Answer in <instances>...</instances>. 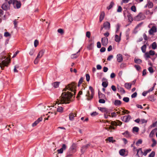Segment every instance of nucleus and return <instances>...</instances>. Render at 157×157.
<instances>
[{"label":"nucleus","instance_id":"nucleus-15","mask_svg":"<svg viewBox=\"0 0 157 157\" xmlns=\"http://www.w3.org/2000/svg\"><path fill=\"white\" fill-rule=\"evenodd\" d=\"M103 27L106 29H109L110 28V23L108 21H106L104 22L103 24Z\"/></svg>","mask_w":157,"mask_h":157},{"label":"nucleus","instance_id":"nucleus-42","mask_svg":"<svg viewBox=\"0 0 157 157\" xmlns=\"http://www.w3.org/2000/svg\"><path fill=\"white\" fill-rule=\"evenodd\" d=\"M114 5V4L113 2H111L109 6L107 7V9L108 10H110L112 8V7Z\"/></svg>","mask_w":157,"mask_h":157},{"label":"nucleus","instance_id":"nucleus-27","mask_svg":"<svg viewBox=\"0 0 157 157\" xmlns=\"http://www.w3.org/2000/svg\"><path fill=\"white\" fill-rule=\"evenodd\" d=\"M114 104L116 106H119L121 104V101L120 100H116L114 101Z\"/></svg>","mask_w":157,"mask_h":157},{"label":"nucleus","instance_id":"nucleus-26","mask_svg":"<svg viewBox=\"0 0 157 157\" xmlns=\"http://www.w3.org/2000/svg\"><path fill=\"white\" fill-rule=\"evenodd\" d=\"M157 130V129L156 128H155L152 130L149 135L150 137H153L155 133L156 132Z\"/></svg>","mask_w":157,"mask_h":157},{"label":"nucleus","instance_id":"nucleus-41","mask_svg":"<svg viewBox=\"0 0 157 157\" xmlns=\"http://www.w3.org/2000/svg\"><path fill=\"white\" fill-rule=\"evenodd\" d=\"M78 55L77 54H72L71 56V58L72 59H75L78 57Z\"/></svg>","mask_w":157,"mask_h":157},{"label":"nucleus","instance_id":"nucleus-59","mask_svg":"<svg viewBox=\"0 0 157 157\" xmlns=\"http://www.w3.org/2000/svg\"><path fill=\"white\" fill-rule=\"evenodd\" d=\"M90 32L88 31L86 33V37H88V38H90Z\"/></svg>","mask_w":157,"mask_h":157},{"label":"nucleus","instance_id":"nucleus-9","mask_svg":"<svg viewBox=\"0 0 157 157\" xmlns=\"http://www.w3.org/2000/svg\"><path fill=\"white\" fill-rule=\"evenodd\" d=\"M119 153L122 156H126L128 155V152L125 149H122L119 151Z\"/></svg>","mask_w":157,"mask_h":157},{"label":"nucleus","instance_id":"nucleus-22","mask_svg":"<svg viewBox=\"0 0 157 157\" xmlns=\"http://www.w3.org/2000/svg\"><path fill=\"white\" fill-rule=\"evenodd\" d=\"M117 88L118 91L122 94L125 93V91L124 90V89L122 87H121L119 85H118L117 86Z\"/></svg>","mask_w":157,"mask_h":157},{"label":"nucleus","instance_id":"nucleus-12","mask_svg":"<svg viewBox=\"0 0 157 157\" xmlns=\"http://www.w3.org/2000/svg\"><path fill=\"white\" fill-rule=\"evenodd\" d=\"M157 31V28L155 26H153L151 28L149 31V33L150 35H153L154 33Z\"/></svg>","mask_w":157,"mask_h":157},{"label":"nucleus","instance_id":"nucleus-32","mask_svg":"<svg viewBox=\"0 0 157 157\" xmlns=\"http://www.w3.org/2000/svg\"><path fill=\"white\" fill-rule=\"evenodd\" d=\"M146 45L145 44L143 45L141 48L142 52L144 53H145L146 51Z\"/></svg>","mask_w":157,"mask_h":157},{"label":"nucleus","instance_id":"nucleus-60","mask_svg":"<svg viewBox=\"0 0 157 157\" xmlns=\"http://www.w3.org/2000/svg\"><path fill=\"white\" fill-rule=\"evenodd\" d=\"M134 67L138 71H139L141 68L138 65H135Z\"/></svg>","mask_w":157,"mask_h":157},{"label":"nucleus","instance_id":"nucleus-58","mask_svg":"<svg viewBox=\"0 0 157 157\" xmlns=\"http://www.w3.org/2000/svg\"><path fill=\"white\" fill-rule=\"evenodd\" d=\"M122 10V8L121 6H119L117 9V11L118 12H121Z\"/></svg>","mask_w":157,"mask_h":157},{"label":"nucleus","instance_id":"nucleus-19","mask_svg":"<svg viewBox=\"0 0 157 157\" xmlns=\"http://www.w3.org/2000/svg\"><path fill=\"white\" fill-rule=\"evenodd\" d=\"M45 52V50L42 49L38 53L37 56V58H40L43 55Z\"/></svg>","mask_w":157,"mask_h":157},{"label":"nucleus","instance_id":"nucleus-14","mask_svg":"<svg viewBox=\"0 0 157 157\" xmlns=\"http://www.w3.org/2000/svg\"><path fill=\"white\" fill-rule=\"evenodd\" d=\"M66 146L65 144H63L62 148L60 149H58L57 151L58 153H63V150H66Z\"/></svg>","mask_w":157,"mask_h":157},{"label":"nucleus","instance_id":"nucleus-55","mask_svg":"<svg viewBox=\"0 0 157 157\" xmlns=\"http://www.w3.org/2000/svg\"><path fill=\"white\" fill-rule=\"evenodd\" d=\"M93 44L91 43L90 44H89L88 47L87 48L89 49L90 50L91 49V48L93 47Z\"/></svg>","mask_w":157,"mask_h":157},{"label":"nucleus","instance_id":"nucleus-33","mask_svg":"<svg viewBox=\"0 0 157 157\" xmlns=\"http://www.w3.org/2000/svg\"><path fill=\"white\" fill-rule=\"evenodd\" d=\"M151 151V149H147L144 151V152L143 153V155L144 156H146L147 153L149 152L150 151Z\"/></svg>","mask_w":157,"mask_h":157},{"label":"nucleus","instance_id":"nucleus-45","mask_svg":"<svg viewBox=\"0 0 157 157\" xmlns=\"http://www.w3.org/2000/svg\"><path fill=\"white\" fill-rule=\"evenodd\" d=\"M34 52L35 50L33 49H32L30 50L29 54L30 56H32L33 55Z\"/></svg>","mask_w":157,"mask_h":157},{"label":"nucleus","instance_id":"nucleus-61","mask_svg":"<svg viewBox=\"0 0 157 157\" xmlns=\"http://www.w3.org/2000/svg\"><path fill=\"white\" fill-rule=\"evenodd\" d=\"M113 58V55H111L108 56L107 58V60L110 61Z\"/></svg>","mask_w":157,"mask_h":157},{"label":"nucleus","instance_id":"nucleus-52","mask_svg":"<svg viewBox=\"0 0 157 157\" xmlns=\"http://www.w3.org/2000/svg\"><path fill=\"white\" fill-rule=\"evenodd\" d=\"M19 67L18 65H16L14 67L13 71L14 72H17L18 71L17 70V68H18Z\"/></svg>","mask_w":157,"mask_h":157},{"label":"nucleus","instance_id":"nucleus-40","mask_svg":"<svg viewBox=\"0 0 157 157\" xmlns=\"http://www.w3.org/2000/svg\"><path fill=\"white\" fill-rule=\"evenodd\" d=\"M59 83L58 82H56L53 83V86L55 88H57L59 86Z\"/></svg>","mask_w":157,"mask_h":157},{"label":"nucleus","instance_id":"nucleus-38","mask_svg":"<svg viewBox=\"0 0 157 157\" xmlns=\"http://www.w3.org/2000/svg\"><path fill=\"white\" fill-rule=\"evenodd\" d=\"M131 10L132 11L134 12H136V7L135 6H132L131 8Z\"/></svg>","mask_w":157,"mask_h":157},{"label":"nucleus","instance_id":"nucleus-13","mask_svg":"<svg viewBox=\"0 0 157 157\" xmlns=\"http://www.w3.org/2000/svg\"><path fill=\"white\" fill-rule=\"evenodd\" d=\"M56 114V113L55 112H49L48 114V117H50V119H52L55 118Z\"/></svg>","mask_w":157,"mask_h":157},{"label":"nucleus","instance_id":"nucleus-62","mask_svg":"<svg viewBox=\"0 0 157 157\" xmlns=\"http://www.w3.org/2000/svg\"><path fill=\"white\" fill-rule=\"evenodd\" d=\"M117 115L116 114V113L115 112H113L111 113V117H115Z\"/></svg>","mask_w":157,"mask_h":157},{"label":"nucleus","instance_id":"nucleus-23","mask_svg":"<svg viewBox=\"0 0 157 157\" xmlns=\"http://www.w3.org/2000/svg\"><path fill=\"white\" fill-rule=\"evenodd\" d=\"M127 17L128 20L130 22H132L134 20L132 16V15L130 13H128Z\"/></svg>","mask_w":157,"mask_h":157},{"label":"nucleus","instance_id":"nucleus-35","mask_svg":"<svg viewBox=\"0 0 157 157\" xmlns=\"http://www.w3.org/2000/svg\"><path fill=\"white\" fill-rule=\"evenodd\" d=\"M152 140L153 142V144H151V146L152 147H153L156 145L157 144V142L156 141L154 138L152 139Z\"/></svg>","mask_w":157,"mask_h":157},{"label":"nucleus","instance_id":"nucleus-7","mask_svg":"<svg viewBox=\"0 0 157 157\" xmlns=\"http://www.w3.org/2000/svg\"><path fill=\"white\" fill-rule=\"evenodd\" d=\"M155 54L154 51L151 50L149 52H145L144 55V57L147 60L148 59L150 58V56H153Z\"/></svg>","mask_w":157,"mask_h":157},{"label":"nucleus","instance_id":"nucleus-47","mask_svg":"<svg viewBox=\"0 0 157 157\" xmlns=\"http://www.w3.org/2000/svg\"><path fill=\"white\" fill-rule=\"evenodd\" d=\"M143 153V151L141 148L139 150H137V153L136 155H138L139 154H141L142 155Z\"/></svg>","mask_w":157,"mask_h":157},{"label":"nucleus","instance_id":"nucleus-30","mask_svg":"<svg viewBox=\"0 0 157 157\" xmlns=\"http://www.w3.org/2000/svg\"><path fill=\"white\" fill-rule=\"evenodd\" d=\"M139 130V128L137 127H134L133 128L132 131L133 133H135L137 132Z\"/></svg>","mask_w":157,"mask_h":157},{"label":"nucleus","instance_id":"nucleus-54","mask_svg":"<svg viewBox=\"0 0 157 157\" xmlns=\"http://www.w3.org/2000/svg\"><path fill=\"white\" fill-rule=\"evenodd\" d=\"M4 36H5L7 37L10 36V34L8 32H5L4 33Z\"/></svg>","mask_w":157,"mask_h":157},{"label":"nucleus","instance_id":"nucleus-48","mask_svg":"<svg viewBox=\"0 0 157 157\" xmlns=\"http://www.w3.org/2000/svg\"><path fill=\"white\" fill-rule=\"evenodd\" d=\"M39 42L38 41L36 40H35L34 42V45L35 47H36L37 45H38Z\"/></svg>","mask_w":157,"mask_h":157},{"label":"nucleus","instance_id":"nucleus-28","mask_svg":"<svg viewBox=\"0 0 157 157\" xmlns=\"http://www.w3.org/2000/svg\"><path fill=\"white\" fill-rule=\"evenodd\" d=\"M98 109L102 112L106 113H108V110L106 108L102 107H98Z\"/></svg>","mask_w":157,"mask_h":157},{"label":"nucleus","instance_id":"nucleus-1","mask_svg":"<svg viewBox=\"0 0 157 157\" xmlns=\"http://www.w3.org/2000/svg\"><path fill=\"white\" fill-rule=\"evenodd\" d=\"M76 86V83L74 82H72L66 86L63 90L65 92L62 93L61 96L56 102L55 104L69 103V101L71 97L75 94Z\"/></svg>","mask_w":157,"mask_h":157},{"label":"nucleus","instance_id":"nucleus-3","mask_svg":"<svg viewBox=\"0 0 157 157\" xmlns=\"http://www.w3.org/2000/svg\"><path fill=\"white\" fill-rule=\"evenodd\" d=\"M77 146L76 144L74 143H73L72 145L70 147L69 151L68 152L72 154L75 153L77 151Z\"/></svg>","mask_w":157,"mask_h":157},{"label":"nucleus","instance_id":"nucleus-18","mask_svg":"<svg viewBox=\"0 0 157 157\" xmlns=\"http://www.w3.org/2000/svg\"><path fill=\"white\" fill-rule=\"evenodd\" d=\"M42 120V117H40L36 121L34 122L32 124V126L34 127L36 126Z\"/></svg>","mask_w":157,"mask_h":157},{"label":"nucleus","instance_id":"nucleus-24","mask_svg":"<svg viewBox=\"0 0 157 157\" xmlns=\"http://www.w3.org/2000/svg\"><path fill=\"white\" fill-rule=\"evenodd\" d=\"M132 84L130 83H126L124 84L125 87L127 89H130L131 87Z\"/></svg>","mask_w":157,"mask_h":157},{"label":"nucleus","instance_id":"nucleus-17","mask_svg":"<svg viewBox=\"0 0 157 157\" xmlns=\"http://www.w3.org/2000/svg\"><path fill=\"white\" fill-rule=\"evenodd\" d=\"M117 59L118 62H121L123 60V58L122 55L121 54H118L117 56Z\"/></svg>","mask_w":157,"mask_h":157},{"label":"nucleus","instance_id":"nucleus-63","mask_svg":"<svg viewBox=\"0 0 157 157\" xmlns=\"http://www.w3.org/2000/svg\"><path fill=\"white\" fill-rule=\"evenodd\" d=\"M99 102L101 103H104L105 102V101L104 99H101L99 100Z\"/></svg>","mask_w":157,"mask_h":157},{"label":"nucleus","instance_id":"nucleus-57","mask_svg":"<svg viewBox=\"0 0 157 157\" xmlns=\"http://www.w3.org/2000/svg\"><path fill=\"white\" fill-rule=\"evenodd\" d=\"M86 81L87 82L89 81L90 79V76L89 74H87L86 75Z\"/></svg>","mask_w":157,"mask_h":157},{"label":"nucleus","instance_id":"nucleus-37","mask_svg":"<svg viewBox=\"0 0 157 157\" xmlns=\"http://www.w3.org/2000/svg\"><path fill=\"white\" fill-rule=\"evenodd\" d=\"M57 111L60 113H62L63 111V108L61 107H58L57 109Z\"/></svg>","mask_w":157,"mask_h":157},{"label":"nucleus","instance_id":"nucleus-39","mask_svg":"<svg viewBox=\"0 0 157 157\" xmlns=\"http://www.w3.org/2000/svg\"><path fill=\"white\" fill-rule=\"evenodd\" d=\"M151 47L153 49H155L157 47V45L156 43L155 42H153L152 44Z\"/></svg>","mask_w":157,"mask_h":157},{"label":"nucleus","instance_id":"nucleus-53","mask_svg":"<svg viewBox=\"0 0 157 157\" xmlns=\"http://www.w3.org/2000/svg\"><path fill=\"white\" fill-rule=\"evenodd\" d=\"M147 122V121L145 120L144 119H141L140 120V123L141 124H143L144 123H146Z\"/></svg>","mask_w":157,"mask_h":157},{"label":"nucleus","instance_id":"nucleus-2","mask_svg":"<svg viewBox=\"0 0 157 157\" xmlns=\"http://www.w3.org/2000/svg\"><path fill=\"white\" fill-rule=\"evenodd\" d=\"M9 3L12 4L14 7L17 9L20 8L21 6V2L16 0H9Z\"/></svg>","mask_w":157,"mask_h":157},{"label":"nucleus","instance_id":"nucleus-8","mask_svg":"<svg viewBox=\"0 0 157 157\" xmlns=\"http://www.w3.org/2000/svg\"><path fill=\"white\" fill-rule=\"evenodd\" d=\"M145 18L144 14L142 13H140L134 18V19L136 21H139L144 19Z\"/></svg>","mask_w":157,"mask_h":157},{"label":"nucleus","instance_id":"nucleus-11","mask_svg":"<svg viewBox=\"0 0 157 157\" xmlns=\"http://www.w3.org/2000/svg\"><path fill=\"white\" fill-rule=\"evenodd\" d=\"M131 117L129 115L124 116L122 118V121L125 122H128L130 120Z\"/></svg>","mask_w":157,"mask_h":157},{"label":"nucleus","instance_id":"nucleus-46","mask_svg":"<svg viewBox=\"0 0 157 157\" xmlns=\"http://www.w3.org/2000/svg\"><path fill=\"white\" fill-rule=\"evenodd\" d=\"M142 140L141 139H139L136 142V144L137 146H138L140 144H142Z\"/></svg>","mask_w":157,"mask_h":157},{"label":"nucleus","instance_id":"nucleus-64","mask_svg":"<svg viewBox=\"0 0 157 157\" xmlns=\"http://www.w3.org/2000/svg\"><path fill=\"white\" fill-rule=\"evenodd\" d=\"M157 126V121L155 123L153 124L151 126V127H154Z\"/></svg>","mask_w":157,"mask_h":157},{"label":"nucleus","instance_id":"nucleus-31","mask_svg":"<svg viewBox=\"0 0 157 157\" xmlns=\"http://www.w3.org/2000/svg\"><path fill=\"white\" fill-rule=\"evenodd\" d=\"M113 138H108L105 140L107 142L108 141H109V142H112V143H113L114 142H115V140H113Z\"/></svg>","mask_w":157,"mask_h":157},{"label":"nucleus","instance_id":"nucleus-36","mask_svg":"<svg viewBox=\"0 0 157 157\" xmlns=\"http://www.w3.org/2000/svg\"><path fill=\"white\" fill-rule=\"evenodd\" d=\"M108 85V82H102V86L104 88H106L107 87Z\"/></svg>","mask_w":157,"mask_h":157},{"label":"nucleus","instance_id":"nucleus-50","mask_svg":"<svg viewBox=\"0 0 157 157\" xmlns=\"http://www.w3.org/2000/svg\"><path fill=\"white\" fill-rule=\"evenodd\" d=\"M155 155V152L154 151L151 152L149 155V157H154Z\"/></svg>","mask_w":157,"mask_h":157},{"label":"nucleus","instance_id":"nucleus-10","mask_svg":"<svg viewBox=\"0 0 157 157\" xmlns=\"http://www.w3.org/2000/svg\"><path fill=\"white\" fill-rule=\"evenodd\" d=\"M108 43V39L106 37H103L101 38V43L102 45L104 46H106Z\"/></svg>","mask_w":157,"mask_h":157},{"label":"nucleus","instance_id":"nucleus-20","mask_svg":"<svg viewBox=\"0 0 157 157\" xmlns=\"http://www.w3.org/2000/svg\"><path fill=\"white\" fill-rule=\"evenodd\" d=\"M121 33H120L119 36L118 35H115V40L116 42H119L121 40Z\"/></svg>","mask_w":157,"mask_h":157},{"label":"nucleus","instance_id":"nucleus-56","mask_svg":"<svg viewBox=\"0 0 157 157\" xmlns=\"http://www.w3.org/2000/svg\"><path fill=\"white\" fill-rule=\"evenodd\" d=\"M137 95V93L136 92H135L132 95L131 97L132 98H135L136 97Z\"/></svg>","mask_w":157,"mask_h":157},{"label":"nucleus","instance_id":"nucleus-34","mask_svg":"<svg viewBox=\"0 0 157 157\" xmlns=\"http://www.w3.org/2000/svg\"><path fill=\"white\" fill-rule=\"evenodd\" d=\"M134 62L136 63L140 64L142 62V61L140 59L135 58L134 59Z\"/></svg>","mask_w":157,"mask_h":157},{"label":"nucleus","instance_id":"nucleus-4","mask_svg":"<svg viewBox=\"0 0 157 157\" xmlns=\"http://www.w3.org/2000/svg\"><path fill=\"white\" fill-rule=\"evenodd\" d=\"M10 4L9 3V0H6V2L2 5L1 7L3 10H7L10 9Z\"/></svg>","mask_w":157,"mask_h":157},{"label":"nucleus","instance_id":"nucleus-25","mask_svg":"<svg viewBox=\"0 0 157 157\" xmlns=\"http://www.w3.org/2000/svg\"><path fill=\"white\" fill-rule=\"evenodd\" d=\"M105 15V13L104 12H101L99 20L101 22L104 19Z\"/></svg>","mask_w":157,"mask_h":157},{"label":"nucleus","instance_id":"nucleus-5","mask_svg":"<svg viewBox=\"0 0 157 157\" xmlns=\"http://www.w3.org/2000/svg\"><path fill=\"white\" fill-rule=\"evenodd\" d=\"M90 89L91 90V94H90V91H88L87 92L86 94V96L87 97V99L88 100L92 99L93 98L94 95V92L92 88L90 86Z\"/></svg>","mask_w":157,"mask_h":157},{"label":"nucleus","instance_id":"nucleus-43","mask_svg":"<svg viewBox=\"0 0 157 157\" xmlns=\"http://www.w3.org/2000/svg\"><path fill=\"white\" fill-rule=\"evenodd\" d=\"M107 129H108V131H111V130L112 129H114V128L112 126H111V125L109 126L108 127L106 128Z\"/></svg>","mask_w":157,"mask_h":157},{"label":"nucleus","instance_id":"nucleus-16","mask_svg":"<svg viewBox=\"0 0 157 157\" xmlns=\"http://www.w3.org/2000/svg\"><path fill=\"white\" fill-rule=\"evenodd\" d=\"M76 113H70L69 115V120L71 121H73L74 117H76Z\"/></svg>","mask_w":157,"mask_h":157},{"label":"nucleus","instance_id":"nucleus-44","mask_svg":"<svg viewBox=\"0 0 157 157\" xmlns=\"http://www.w3.org/2000/svg\"><path fill=\"white\" fill-rule=\"evenodd\" d=\"M105 114H104V117L105 119L108 118L109 117H110L111 116L109 114L110 113L108 111V113H105Z\"/></svg>","mask_w":157,"mask_h":157},{"label":"nucleus","instance_id":"nucleus-51","mask_svg":"<svg viewBox=\"0 0 157 157\" xmlns=\"http://www.w3.org/2000/svg\"><path fill=\"white\" fill-rule=\"evenodd\" d=\"M58 32L60 33L61 34H62L63 33V31L62 29H59L57 30Z\"/></svg>","mask_w":157,"mask_h":157},{"label":"nucleus","instance_id":"nucleus-21","mask_svg":"<svg viewBox=\"0 0 157 157\" xmlns=\"http://www.w3.org/2000/svg\"><path fill=\"white\" fill-rule=\"evenodd\" d=\"M153 6V3L150 1H148L147 4L144 6L145 8L148 7L149 8H151Z\"/></svg>","mask_w":157,"mask_h":157},{"label":"nucleus","instance_id":"nucleus-29","mask_svg":"<svg viewBox=\"0 0 157 157\" xmlns=\"http://www.w3.org/2000/svg\"><path fill=\"white\" fill-rule=\"evenodd\" d=\"M122 134L124 135V136L125 137H131V136L129 132L128 131H126L122 133Z\"/></svg>","mask_w":157,"mask_h":157},{"label":"nucleus","instance_id":"nucleus-6","mask_svg":"<svg viewBox=\"0 0 157 157\" xmlns=\"http://www.w3.org/2000/svg\"><path fill=\"white\" fill-rule=\"evenodd\" d=\"M10 62V59L6 58L5 60H3L0 63V67L3 70L5 66H7L8 64Z\"/></svg>","mask_w":157,"mask_h":157},{"label":"nucleus","instance_id":"nucleus-49","mask_svg":"<svg viewBox=\"0 0 157 157\" xmlns=\"http://www.w3.org/2000/svg\"><path fill=\"white\" fill-rule=\"evenodd\" d=\"M123 100L126 102H128L129 101V99L128 97H124L123 98Z\"/></svg>","mask_w":157,"mask_h":157}]
</instances>
